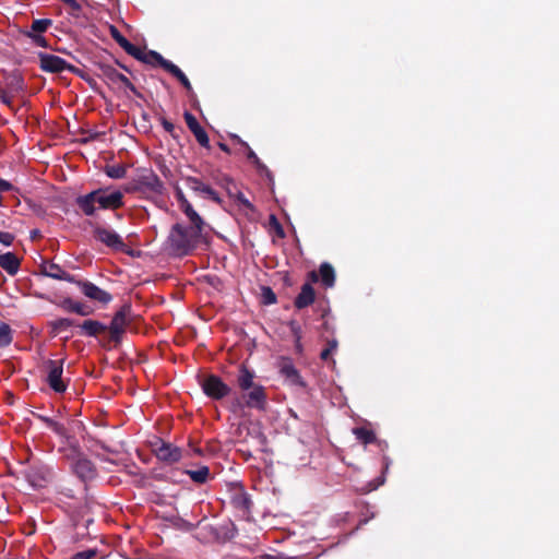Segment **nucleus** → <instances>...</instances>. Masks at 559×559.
Returning a JSON list of instances; mask_svg holds the SVG:
<instances>
[{
  "instance_id": "obj_54",
  "label": "nucleus",
  "mask_w": 559,
  "mask_h": 559,
  "mask_svg": "<svg viewBox=\"0 0 559 559\" xmlns=\"http://www.w3.org/2000/svg\"><path fill=\"white\" fill-rule=\"evenodd\" d=\"M64 4L70 7L73 11H79L81 9V5L76 0H61Z\"/></svg>"
},
{
  "instance_id": "obj_62",
  "label": "nucleus",
  "mask_w": 559,
  "mask_h": 559,
  "mask_svg": "<svg viewBox=\"0 0 559 559\" xmlns=\"http://www.w3.org/2000/svg\"><path fill=\"white\" fill-rule=\"evenodd\" d=\"M36 237H39V230L34 229V230L31 231V238L34 239Z\"/></svg>"
},
{
  "instance_id": "obj_46",
  "label": "nucleus",
  "mask_w": 559,
  "mask_h": 559,
  "mask_svg": "<svg viewBox=\"0 0 559 559\" xmlns=\"http://www.w3.org/2000/svg\"><path fill=\"white\" fill-rule=\"evenodd\" d=\"M288 325H289L293 336L295 337V343L299 344V342L301 341V333H302L301 326L295 320L290 321Z\"/></svg>"
},
{
  "instance_id": "obj_8",
  "label": "nucleus",
  "mask_w": 559,
  "mask_h": 559,
  "mask_svg": "<svg viewBox=\"0 0 559 559\" xmlns=\"http://www.w3.org/2000/svg\"><path fill=\"white\" fill-rule=\"evenodd\" d=\"M202 390L207 397L222 400L229 395L231 389L218 376L210 374L201 383Z\"/></svg>"
},
{
  "instance_id": "obj_48",
  "label": "nucleus",
  "mask_w": 559,
  "mask_h": 559,
  "mask_svg": "<svg viewBox=\"0 0 559 559\" xmlns=\"http://www.w3.org/2000/svg\"><path fill=\"white\" fill-rule=\"evenodd\" d=\"M242 403H243V400H242L241 395H239L233 400L229 409L233 413H237L238 411L243 409L246 407V405H243Z\"/></svg>"
},
{
  "instance_id": "obj_15",
  "label": "nucleus",
  "mask_w": 559,
  "mask_h": 559,
  "mask_svg": "<svg viewBox=\"0 0 559 559\" xmlns=\"http://www.w3.org/2000/svg\"><path fill=\"white\" fill-rule=\"evenodd\" d=\"M107 248L118 253H124L130 257L139 255L140 253L133 250L123 238L112 229H107Z\"/></svg>"
},
{
  "instance_id": "obj_59",
  "label": "nucleus",
  "mask_w": 559,
  "mask_h": 559,
  "mask_svg": "<svg viewBox=\"0 0 559 559\" xmlns=\"http://www.w3.org/2000/svg\"><path fill=\"white\" fill-rule=\"evenodd\" d=\"M162 126L167 132H173L175 130L174 123L166 119H163Z\"/></svg>"
},
{
  "instance_id": "obj_25",
  "label": "nucleus",
  "mask_w": 559,
  "mask_h": 559,
  "mask_svg": "<svg viewBox=\"0 0 559 559\" xmlns=\"http://www.w3.org/2000/svg\"><path fill=\"white\" fill-rule=\"evenodd\" d=\"M319 276H320V281L322 283V285L325 287V288H332L335 284V271H334V267L328 263V262H323L320 266H319Z\"/></svg>"
},
{
  "instance_id": "obj_53",
  "label": "nucleus",
  "mask_w": 559,
  "mask_h": 559,
  "mask_svg": "<svg viewBox=\"0 0 559 559\" xmlns=\"http://www.w3.org/2000/svg\"><path fill=\"white\" fill-rule=\"evenodd\" d=\"M308 282L312 285V283H318L320 281L319 272L318 271H310L307 274Z\"/></svg>"
},
{
  "instance_id": "obj_10",
  "label": "nucleus",
  "mask_w": 559,
  "mask_h": 559,
  "mask_svg": "<svg viewBox=\"0 0 559 559\" xmlns=\"http://www.w3.org/2000/svg\"><path fill=\"white\" fill-rule=\"evenodd\" d=\"M153 452L159 461L168 464L179 462L182 456V451L180 448L174 445L173 443L165 442L162 439H158L154 443Z\"/></svg>"
},
{
  "instance_id": "obj_47",
  "label": "nucleus",
  "mask_w": 559,
  "mask_h": 559,
  "mask_svg": "<svg viewBox=\"0 0 559 559\" xmlns=\"http://www.w3.org/2000/svg\"><path fill=\"white\" fill-rule=\"evenodd\" d=\"M14 241V235L8 231H0V243L9 247Z\"/></svg>"
},
{
  "instance_id": "obj_21",
  "label": "nucleus",
  "mask_w": 559,
  "mask_h": 559,
  "mask_svg": "<svg viewBox=\"0 0 559 559\" xmlns=\"http://www.w3.org/2000/svg\"><path fill=\"white\" fill-rule=\"evenodd\" d=\"M107 31L110 33L111 37L116 40V43L130 56L135 55L138 51V47L131 44L121 33L120 31L111 24L107 23Z\"/></svg>"
},
{
  "instance_id": "obj_24",
  "label": "nucleus",
  "mask_w": 559,
  "mask_h": 559,
  "mask_svg": "<svg viewBox=\"0 0 559 559\" xmlns=\"http://www.w3.org/2000/svg\"><path fill=\"white\" fill-rule=\"evenodd\" d=\"M106 461H107V463H110V464H114L117 466L121 465L126 469H128L130 467H135L134 464H130L128 454L126 452L111 450L108 445H107Z\"/></svg>"
},
{
  "instance_id": "obj_60",
  "label": "nucleus",
  "mask_w": 559,
  "mask_h": 559,
  "mask_svg": "<svg viewBox=\"0 0 559 559\" xmlns=\"http://www.w3.org/2000/svg\"><path fill=\"white\" fill-rule=\"evenodd\" d=\"M38 418L46 424L47 427H50V425L52 424L53 419L49 418V417H46V416H43V415H39Z\"/></svg>"
},
{
  "instance_id": "obj_63",
  "label": "nucleus",
  "mask_w": 559,
  "mask_h": 559,
  "mask_svg": "<svg viewBox=\"0 0 559 559\" xmlns=\"http://www.w3.org/2000/svg\"><path fill=\"white\" fill-rule=\"evenodd\" d=\"M296 348H297L298 350H301V343H300V342H299V344H298V343H296Z\"/></svg>"
},
{
  "instance_id": "obj_31",
  "label": "nucleus",
  "mask_w": 559,
  "mask_h": 559,
  "mask_svg": "<svg viewBox=\"0 0 559 559\" xmlns=\"http://www.w3.org/2000/svg\"><path fill=\"white\" fill-rule=\"evenodd\" d=\"M353 433L355 435L356 439L365 445L374 443L377 441L374 431L366 427H355L353 429Z\"/></svg>"
},
{
  "instance_id": "obj_20",
  "label": "nucleus",
  "mask_w": 559,
  "mask_h": 559,
  "mask_svg": "<svg viewBox=\"0 0 559 559\" xmlns=\"http://www.w3.org/2000/svg\"><path fill=\"white\" fill-rule=\"evenodd\" d=\"M231 506L242 512H249L252 501L249 495L240 487L230 496Z\"/></svg>"
},
{
  "instance_id": "obj_22",
  "label": "nucleus",
  "mask_w": 559,
  "mask_h": 559,
  "mask_svg": "<svg viewBox=\"0 0 559 559\" xmlns=\"http://www.w3.org/2000/svg\"><path fill=\"white\" fill-rule=\"evenodd\" d=\"M4 90L9 91L11 94L15 96L25 90L24 79L19 72H12L5 78V87Z\"/></svg>"
},
{
  "instance_id": "obj_6",
  "label": "nucleus",
  "mask_w": 559,
  "mask_h": 559,
  "mask_svg": "<svg viewBox=\"0 0 559 559\" xmlns=\"http://www.w3.org/2000/svg\"><path fill=\"white\" fill-rule=\"evenodd\" d=\"M135 178L141 187V193L148 195L164 194L165 185L151 168L138 169Z\"/></svg>"
},
{
  "instance_id": "obj_23",
  "label": "nucleus",
  "mask_w": 559,
  "mask_h": 559,
  "mask_svg": "<svg viewBox=\"0 0 559 559\" xmlns=\"http://www.w3.org/2000/svg\"><path fill=\"white\" fill-rule=\"evenodd\" d=\"M82 293L90 299L105 301V292L91 282L75 281Z\"/></svg>"
},
{
  "instance_id": "obj_13",
  "label": "nucleus",
  "mask_w": 559,
  "mask_h": 559,
  "mask_svg": "<svg viewBox=\"0 0 559 559\" xmlns=\"http://www.w3.org/2000/svg\"><path fill=\"white\" fill-rule=\"evenodd\" d=\"M130 56L145 64H150L153 67L158 66V67L163 68L165 71L167 70V66L173 63L169 60L165 59L160 53H158L155 50L145 51L139 47H138V51L135 52V55H130Z\"/></svg>"
},
{
  "instance_id": "obj_7",
  "label": "nucleus",
  "mask_w": 559,
  "mask_h": 559,
  "mask_svg": "<svg viewBox=\"0 0 559 559\" xmlns=\"http://www.w3.org/2000/svg\"><path fill=\"white\" fill-rule=\"evenodd\" d=\"M38 64L41 71L48 73H61L63 71H70L73 73L79 72V69L67 62L59 56L51 55L48 52H38Z\"/></svg>"
},
{
  "instance_id": "obj_37",
  "label": "nucleus",
  "mask_w": 559,
  "mask_h": 559,
  "mask_svg": "<svg viewBox=\"0 0 559 559\" xmlns=\"http://www.w3.org/2000/svg\"><path fill=\"white\" fill-rule=\"evenodd\" d=\"M123 194L119 190L110 191L107 193V209H119L123 205L122 202Z\"/></svg>"
},
{
  "instance_id": "obj_36",
  "label": "nucleus",
  "mask_w": 559,
  "mask_h": 559,
  "mask_svg": "<svg viewBox=\"0 0 559 559\" xmlns=\"http://www.w3.org/2000/svg\"><path fill=\"white\" fill-rule=\"evenodd\" d=\"M74 325V321L69 318H60L50 322V326L55 334L67 331Z\"/></svg>"
},
{
  "instance_id": "obj_4",
  "label": "nucleus",
  "mask_w": 559,
  "mask_h": 559,
  "mask_svg": "<svg viewBox=\"0 0 559 559\" xmlns=\"http://www.w3.org/2000/svg\"><path fill=\"white\" fill-rule=\"evenodd\" d=\"M66 459L73 473L81 480L88 481L96 477L97 472L95 465L81 453L79 448L74 445L69 447L66 450Z\"/></svg>"
},
{
  "instance_id": "obj_34",
  "label": "nucleus",
  "mask_w": 559,
  "mask_h": 559,
  "mask_svg": "<svg viewBox=\"0 0 559 559\" xmlns=\"http://www.w3.org/2000/svg\"><path fill=\"white\" fill-rule=\"evenodd\" d=\"M13 341V331L8 323L0 322V347L9 346Z\"/></svg>"
},
{
  "instance_id": "obj_51",
  "label": "nucleus",
  "mask_w": 559,
  "mask_h": 559,
  "mask_svg": "<svg viewBox=\"0 0 559 559\" xmlns=\"http://www.w3.org/2000/svg\"><path fill=\"white\" fill-rule=\"evenodd\" d=\"M271 223L273 224L274 229H275L277 236L281 237V238H284L285 237L284 229H283L282 225L280 224V222L276 219V217L274 215L271 216Z\"/></svg>"
},
{
  "instance_id": "obj_29",
  "label": "nucleus",
  "mask_w": 559,
  "mask_h": 559,
  "mask_svg": "<svg viewBox=\"0 0 559 559\" xmlns=\"http://www.w3.org/2000/svg\"><path fill=\"white\" fill-rule=\"evenodd\" d=\"M105 141L103 132H93V131H84L83 136L80 139V142L87 146H92L94 150H97L99 145H102Z\"/></svg>"
},
{
  "instance_id": "obj_1",
  "label": "nucleus",
  "mask_w": 559,
  "mask_h": 559,
  "mask_svg": "<svg viewBox=\"0 0 559 559\" xmlns=\"http://www.w3.org/2000/svg\"><path fill=\"white\" fill-rule=\"evenodd\" d=\"M254 371L250 370L245 364L239 366L236 383L243 400L242 404L247 408L264 412L267 406L266 390L262 384L254 382Z\"/></svg>"
},
{
  "instance_id": "obj_44",
  "label": "nucleus",
  "mask_w": 559,
  "mask_h": 559,
  "mask_svg": "<svg viewBox=\"0 0 559 559\" xmlns=\"http://www.w3.org/2000/svg\"><path fill=\"white\" fill-rule=\"evenodd\" d=\"M98 551L96 549H86L73 555L70 559H97Z\"/></svg>"
},
{
  "instance_id": "obj_17",
  "label": "nucleus",
  "mask_w": 559,
  "mask_h": 559,
  "mask_svg": "<svg viewBox=\"0 0 559 559\" xmlns=\"http://www.w3.org/2000/svg\"><path fill=\"white\" fill-rule=\"evenodd\" d=\"M317 294L310 283H305L299 294L294 299V307L298 310H302L311 306L316 300Z\"/></svg>"
},
{
  "instance_id": "obj_30",
  "label": "nucleus",
  "mask_w": 559,
  "mask_h": 559,
  "mask_svg": "<svg viewBox=\"0 0 559 559\" xmlns=\"http://www.w3.org/2000/svg\"><path fill=\"white\" fill-rule=\"evenodd\" d=\"M167 72L175 76L187 90L189 97L194 96L193 88L187 75L174 63L167 66Z\"/></svg>"
},
{
  "instance_id": "obj_52",
  "label": "nucleus",
  "mask_w": 559,
  "mask_h": 559,
  "mask_svg": "<svg viewBox=\"0 0 559 559\" xmlns=\"http://www.w3.org/2000/svg\"><path fill=\"white\" fill-rule=\"evenodd\" d=\"M49 428L58 435H64V432H66L64 426L55 420L52 421V424L50 425Z\"/></svg>"
},
{
  "instance_id": "obj_9",
  "label": "nucleus",
  "mask_w": 559,
  "mask_h": 559,
  "mask_svg": "<svg viewBox=\"0 0 559 559\" xmlns=\"http://www.w3.org/2000/svg\"><path fill=\"white\" fill-rule=\"evenodd\" d=\"M47 371L46 381L49 386L57 393H62L67 390V384L62 380L63 359L61 360H47L45 362Z\"/></svg>"
},
{
  "instance_id": "obj_12",
  "label": "nucleus",
  "mask_w": 559,
  "mask_h": 559,
  "mask_svg": "<svg viewBox=\"0 0 559 559\" xmlns=\"http://www.w3.org/2000/svg\"><path fill=\"white\" fill-rule=\"evenodd\" d=\"M186 183L193 192L200 197L211 199L217 204H222V199L218 193L209 185L204 183L201 179L192 176L186 177Z\"/></svg>"
},
{
  "instance_id": "obj_11",
  "label": "nucleus",
  "mask_w": 559,
  "mask_h": 559,
  "mask_svg": "<svg viewBox=\"0 0 559 559\" xmlns=\"http://www.w3.org/2000/svg\"><path fill=\"white\" fill-rule=\"evenodd\" d=\"M175 195L179 203L181 211L187 215L190 219L191 224L198 231H202L204 222L202 217L197 213L191 203L185 197L182 190L179 187L175 188Z\"/></svg>"
},
{
  "instance_id": "obj_19",
  "label": "nucleus",
  "mask_w": 559,
  "mask_h": 559,
  "mask_svg": "<svg viewBox=\"0 0 559 559\" xmlns=\"http://www.w3.org/2000/svg\"><path fill=\"white\" fill-rule=\"evenodd\" d=\"M21 261L13 252H5L0 254V267L3 269L10 276H14L20 271Z\"/></svg>"
},
{
  "instance_id": "obj_33",
  "label": "nucleus",
  "mask_w": 559,
  "mask_h": 559,
  "mask_svg": "<svg viewBox=\"0 0 559 559\" xmlns=\"http://www.w3.org/2000/svg\"><path fill=\"white\" fill-rule=\"evenodd\" d=\"M338 342L336 338H331L326 341L325 347L322 349L320 354V358L324 361L331 360V364L334 366L335 360L332 359V355L337 350Z\"/></svg>"
},
{
  "instance_id": "obj_43",
  "label": "nucleus",
  "mask_w": 559,
  "mask_h": 559,
  "mask_svg": "<svg viewBox=\"0 0 559 559\" xmlns=\"http://www.w3.org/2000/svg\"><path fill=\"white\" fill-rule=\"evenodd\" d=\"M14 94H11L9 91L0 87V100L2 104H4L5 106H8L10 109L13 110V98H14Z\"/></svg>"
},
{
  "instance_id": "obj_40",
  "label": "nucleus",
  "mask_w": 559,
  "mask_h": 559,
  "mask_svg": "<svg viewBox=\"0 0 559 559\" xmlns=\"http://www.w3.org/2000/svg\"><path fill=\"white\" fill-rule=\"evenodd\" d=\"M231 139L237 141L241 146H243L246 150H247V158L252 162V163H258V156L257 154L252 151V148L249 146V144L247 142H245L243 140L240 139V136H238L237 134H233L231 135Z\"/></svg>"
},
{
  "instance_id": "obj_42",
  "label": "nucleus",
  "mask_w": 559,
  "mask_h": 559,
  "mask_svg": "<svg viewBox=\"0 0 559 559\" xmlns=\"http://www.w3.org/2000/svg\"><path fill=\"white\" fill-rule=\"evenodd\" d=\"M235 201L245 209L249 211H254L253 204L245 197V194L240 191H236V194L234 197Z\"/></svg>"
},
{
  "instance_id": "obj_27",
  "label": "nucleus",
  "mask_w": 559,
  "mask_h": 559,
  "mask_svg": "<svg viewBox=\"0 0 559 559\" xmlns=\"http://www.w3.org/2000/svg\"><path fill=\"white\" fill-rule=\"evenodd\" d=\"M62 309L69 312H74L81 316H88L93 312L90 306L72 300L71 298H66L61 302Z\"/></svg>"
},
{
  "instance_id": "obj_38",
  "label": "nucleus",
  "mask_w": 559,
  "mask_h": 559,
  "mask_svg": "<svg viewBox=\"0 0 559 559\" xmlns=\"http://www.w3.org/2000/svg\"><path fill=\"white\" fill-rule=\"evenodd\" d=\"M52 24V21L50 19H39L34 20L31 25V31L28 33L33 34H43L50 27Z\"/></svg>"
},
{
  "instance_id": "obj_49",
  "label": "nucleus",
  "mask_w": 559,
  "mask_h": 559,
  "mask_svg": "<svg viewBox=\"0 0 559 559\" xmlns=\"http://www.w3.org/2000/svg\"><path fill=\"white\" fill-rule=\"evenodd\" d=\"M123 190L128 193L139 192L141 193V187L138 182V179L134 178L133 181L124 185Z\"/></svg>"
},
{
  "instance_id": "obj_32",
  "label": "nucleus",
  "mask_w": 559,
  "mask_h": 559,
  "mask_svg": "<svg viewBox=\"0 0 559 559\" xmlns=\"http://www.w3.org/2000/svg\"><path fill=\"white\" fill-rule=\"evenodd\" d=\"M112 157L107 156V177L112 178V179L123 178L126 176V173H127V169L129 166L127 164H121V163L111 165V164H109V160Z\"/></svg>"
},
{
  "instance_id": "obj_35",
  "label": "nucleus",
  "mask_w": 559,
  "mask_h": 559,
  "mask_svg": "<svg viewBox=\"0 0 559 559\" xmlns=\"http://www.w3.org/2000/svg\"><path fill=\"white\" fill-rule=\"evenodd\" d=\"M187 474L194 483L204 484L209 478L210 469L207 466H201L197 471H187Z\"/></svg>"
},
{
  "instance_id": "obj_45",
  "label": "nucleus",
  "mask_w": 559,
  "mask_h": 559,
  "mask_svg": "<svg viewBox=\"0 0 559 559\" xmlns=\"http://www.w3.org/2000/svg\"><path fill=\"white\" fill-rule=\"evenodd\" d=\"M26 36L33 40L36 46L47 48L49 46L47 39L41 34L26 33Z\"/></svg>"
},
{
  "instance_id": "obj_57",
  "label": "nucleus",
  "mask_w": 559,
  "mask_h": 559,
  "mask_svg": "<svg viewBox=\"0 0 559 559\" xmlns=\"http://www.w3.org/2000/svg\"><path fill=\"white\" fill-rule=\"evenodd\" d=\"M225 181L227 183L226 185V190H227L228 195L230 198H234L236 192H234L233 189L230 188V186H233L235 188V185H234L233 180L230 178H226Z\"/></svg>"
},
{
  "instance_id": "obj_64",
  "label": "nucleus",
  "mask_w": 559,
  "mask_h": 559,
  "mask_svg": "<svg viewBox=\"0 0 559 559\" xmlns=\"http://www.w3.org/2000/svg\"><path fill=\"white\" fill-rule=\"evenodd\" d=\"M106 300H107V304L111 300V296L109 294H107Z\"/></svg>"
},
{
  "instance_id": "obj_39",
  "label": "nucleus",
  "mask_w": 559,
  "mask_h": 559,
  "mask_svg": "<svg viewBox=\"0 0 559 559\" xmlns=\"http://www.w3.org/2000/svg\"><path fill=\"white\" fill-rule=\"evenodd\" d=\"M261 299H262V304L265 306L273 305L277 300L275 293L269 286H263L261 288Z\"/></svg>"
},
{
  "instance_id": "obj_16",
  "label": "nucleus",
  "mask_w": 559,
  "mask_h": 559,
  "mask_svg": "<svg viewBox=\"0 0 559 559\" xmlns=\"http://www.w3.org/2000/svg\"><path fill=\"white\" fill-rule=\"evenodd\" d=\"M39 267H40V274H43L45 276H48V277H51L55 280L67 281V282H75L73 275L63 271L59 264H56L53 262L44 261Z\"/></svg>"
},
{
  "instance_id": "obj_61",
  "label": "nucleus",
  "mask_w": 559,
  "mask_h": 559,
  "mask_svg": "<svg viewBox=\"0 0 559 559\" xmlns=\"http://www.w3.org/2000/svg\"><path fill=\"white\" fill-rule=\"evenodd\" d=\"M218 146H219V148H221L223 152H225V153H227V154H230V148H229V146H228L227 144H225V143H223V142H219V143H218Z\"/></svg>"
},
{
  "instance_id": "obj_3",
  "label": "nucleus",
  "mask_w": 559,
  "mask_h": 559,
  "mask_svg": "<svg viewBox=\"0 0 559 559\" xmlns=\"http://www.w3.org/2000/svg\"><path fill=\"white\" fill-rule=\"evenodd\" d=\"M200 234L201 231H198L194 226L189 230L177 223L171 227L168 236L170 248L176 254L186 255L194 248L195 239Z\"/></svg>"
},
{
  "instance_id": "obj_14",
  "label": "nucleus",
  "mask_w": 559,
  "mask_h": 559,
  "mask_svg": "<svg viewBox=\"0 0 559 559\" xmlns=\"http://www.w3.org/2000/svg\"><path fill=\"white\" fill-rule=\"evenodd\" d=\"M185 121L189 128V130L193 133L197 142L205 148H210V139L203 127L199 123L197 118L189 111H186Z\"/></svg>"
},
{
  "instance_id": "obj_28",
  "label": "nucleus",
  "mask_w": 559,
  "mask_h": 559,
  "mask_svg": "<svg viewBox=\"0 0 559 559\" xmlns=\"http://www.w3.org/2000/svg\"><path fill=\"white\" fill-rule=\"evenodd\" d=\"M80 328L81 334L86 336H97L105 332V324L95 320H85Z\"/></svg>"
},
{
  "instance_id": "obj_58",
  "label": "nucleus",
  "mask_w": 559,
  "mask_h": 559,
  "mask_svg": "<svg viewBox=\"0 0 559 559\" xmlns=\"http://www.w3.org/2000/svg\"><path fill=\"white\" fill-rule=\"evenodd\" d=\"M159 170L165 178H169L171 176V170L165 164H159Z\"/></svg>"
},
{
  "instance_id": "obj_56",
  "label": "nucleus",
  "mask_w": 559,
  "mask_h": 559,
  "mask_svg": "<svg viewBox=\"0 0 559 559\" xmlns=\"http://www.w3.org/2000/svg\"><path fill=\"white\" fill-rule=\"evenodd\" d=\"M82 78L85 79V81L90 84V86L92 88H94L95 91H99V86L97 84V81L94 78L88 76V75L87 76L82 75Z\"/></svg>"
},
{
  "instance_id": "obj_2",
  "label": "nucleus",
  "mask_w": 559,
  "mask_h": 559,
  "mask_svg": "<svg viewBox=\"0 0 559 559\" xmlns=\"http://www.w3.org/2000/svg\"><path fill=\"white\" fill-rule=\"evenodd\" d=\"M132 308L129 302L121 305L115 312L109 325H107V349L121 344L127 328L131 323Z\"/></svg>"
},
{
  "instance_id": "obj_50",
  "label": "nucleus",
  "mask_w": 559,
  "mask_h": 559,
  "mask_svg": "<svg viewBox=\"0 0 559 559\" xmlns=\"http://www.w3.org/2000/svg\"><path fill=\"white\" fill-rule=\"evenodd\" d=\"M260 174H264L269 179H272L270 169L258 158V163H253Z\"/></svg>"
},
{
  "instance_id": "obj_55",
  "label": "nucleus",
  "mask_w": 559,
  "mask_h": 559,
  "mask_svg": "<svg viewBox=\"0 0 559 559\" xmlns=\"http://www.w3.org/2000/svg\"><path fill=\"white\" fill-rule=\"evenodd\" d=\"M95 238L98 239L100 242H105V229L97 226L95 228Z\"/></svg>"
},
{
  "instance_id": "obj_18",
  "label": "nucleus",
  "mask_w": 559,
  "mask_h": 559,
  "mask_svg": "<svg viewBox=\"0 0 559 559\" xmlns=\"http://www.w3.org/2000/svg\"><path fill=\"white\" fill-rule=\"evenodd\" d=\"M107 82L118 84L124 92L130 91L135 96L142 97L131 81L123 74L119 73L116 69L107 67Z\"/></svg>"
},
{
  "instance_id": "obj_41",
  "label": "nucleus",
  "mask_w": 559,
  "mask_h": 559,
  "mask_svg": "<svg viewBox=\"0 0 559 559\" xmlns=\"http://www.w3.org/2000/svg\"><path fill=\"white\" fill-rule=\"evenodd\" d=\"M10 191L17 192L19 189L16 187H14L10 181L0 177V206H3L2 193L10 192Z\"/></svg>"
},
{
  "instance_id": "obj_5",
  "label": "nucleus",
  "mask_w": 559,
  "mask_h": 559,
  "mask_svg": "<svg viewBox=\"0 0 559 559\" xmlns=\"http://www.w3.org/2000/svg\"><path fill=\"white\" fill-rule=\"evenodd\" d=\"M75 203L84 215L93 218L98 212L105 210V189L99 188L87 194L80 195L76 198Z\"/></svg>"
},
{
  "instance_id": "obj_26",
  "label": "nucleus",
  "mask_w": 559,
  "mask_h": 559,
  "mask_svg": "<svg viewBox=\"0 0 559 559\" xmlns=\"http://www.w3.org/2000/svg\"><path fill=\"white\" fill-rule=\"evenodd\" d=\"M281 373L293 384L305 386V382L296 369V367L290 361H285L281 367Z\"/></svg>"
}]
</instances>
